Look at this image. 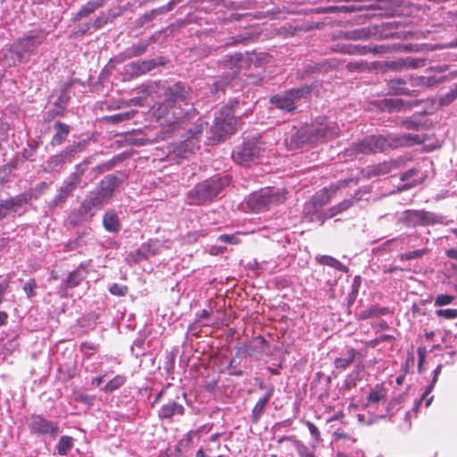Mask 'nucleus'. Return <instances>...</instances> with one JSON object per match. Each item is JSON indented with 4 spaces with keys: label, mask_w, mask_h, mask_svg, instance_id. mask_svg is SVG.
I'll return each instance as SVG.
<instances>
[{
    "label": "nucleus",
    "mask_w": 457,
    "mask_h": 457,
    "mask_svg": "<svg viewBox=\"0 0 457 457\" xmlns=\"http://www.w3.org/2000/svg\"><path fill=\"white\" fill-rule=\"evenodd\" d=\"M432 80H433V78L421 77V78H419L416 79H411V86H419V85L431 86Z\"/></svg>",
    "instance_id": "052dcab7"
},
{
    "label": "nucleus",
    "mask_w": 457,
    "mask_h": 457,
    "mask_svg": "<svg viewBox=\"0 0 457 457\" xmlns=\"http://www.w3.org/2000/svg\"><path fill=\"white\" fill-rule=\"evenodd\" d=\"M88 162L85 160L83 162L75 166L74 172L71 173L66 180L73 187H77L81 183V179L87 170Z\"/></svg>",
    "instance_id": "412c9836"
},
{
    "label": "nucleus",
    "mask_w": 457,
    "mask_h": 457,
    "mask_svg": "<svg viewBox=\"0 0 457 457\" xmlns=\"http://www.w3.org/2000/svg\"><path fill=\"white\" fill-rule=\"evenodd\" d=\"M274 392V387L270 386L263 397H262L254 405V407L252 410V419L254 422H257L261 416L262 415L266 405L268 404L269 401L270 400L272 394Z\"/></svg>",
    "instance_id": "f3484780"
},
{
    "label": "nucleus",
    "mask_w": 457,
    "mask_h": 457,
    "mask_svg": "<svg viewBox=\"0 0 457 457\" xmlns=\"http://www.w3.org/2000/svg\"><path fill=\"white\" fill-rule=\"evenodd\" d=\"M103 225L105 230L117 233L120 229V223L115 211H108L103 217Z\"/></svg>",
    "instance_id": "a211bd4d"
},
{
    "label": "nucleus",
    "mask_w": 457,
    "mask_h": 457,
    "mask_svg": "<svg viewBox=\"0 0 457 457\" xmlns=\"http://www.w3.org/2000/svg\"><path fill=\"white\" fill-rule=\"evenodd\" d=\"M428 253L427 249H418L404 253L398 254L397 258L400 261L412 260L421 258L425 253Z\"/></svg>",
    "instance_id": "a19ab883"
},
{
    "label": "nucleus",
    "mask_w": 457,
    "mask_h": 457,
    "mask_svg": "<svg viewBox=\"0 0 457 457\" xmlns=\"http://www.w3.org/2000/svg\"><path fill=\"white\" fill-rule=\"evenodd\" d=\"M46 37V33L42 30L29 31L24 37L19 38L14 44L13 48L20 62L32 54L37 46L41 45Z\"/></svg>",
    "instance_id": "1a4fd4ad"
},
{
    "label": "nucleus",
    "mask_w": 457,
    "mask_h": 457,
    "mask_svg": "<svg viewBox=\"0 0 457 457\" xmlns=\"http://www.w3.org/2000/svg\"><path fill=\"white\" fill-rule=\"evenodd\" d=\"M417 352H418V357H419L418 370L420 372L422 363L425 361V357H426V349L423 347H419Z\"/></svg>",
    "instance_id": "69168bd1"
},
{
    "label": "nucleus",
    "mask_w": 457,
    "mask_h": 457,
    "mask_svg": "<svg viewBox=\"0 0 457 457\" xmlns=\"http://www.w3.org/2000/svg\"><path fill=\"white\" fill-rule=\"evenodd\" d=\"M194 143L192 140L187 139L180 142L173 146L172 152L179 158H186L188 153L193 151Z\"/></svg>",
    "instance_id": "cd10ccee"
},
{
    "label": "nucleus",
    "mask_w": 457,
    "mask_h": 457,
    "mask_svg": "<svg viewBox=\"0 0 457 457\" xmlns=\"http://www.w3.org/2000/svg\"><path fill=\"white\" fill-rule=\"evenodd\" d=\"M86 270L84 268L79 267L77 270L71 271L64 283L67 287H75L79 286L81 281L86 278Z\"/></svg>",
    "instance_id": "393cba45"
},
{
    "label": "nucleus",
    "mask_w": 457,
    "mask_h": 457,
    "mask_svg": "<svg viewBox=\"0 0 457 457\" xmlns=\"http://www.w3.org/2000/svg\"><path fill=\"white\" fill-rule=\"evenodd\" d=\"M126 382L127 376L123 374L116 375L104 385V386L102 388V391L105 394H112L123 386Z\"/></svg>",
    "instance_id": "4be33fe9"
},
{
    "label": "nucleus",
    "mask_w": 457,
    "mask_h": 457,
    "mask_svg": "<svg viewBox=\"0 0 457 457\" xmlns=\"http://www.w3.org/2000/svg\"><path fill=\"white\" fill-rule=\"evenodd\" d=\"M36 287H37V284L34 279H29V281H27L25 283V285L23 287V290L29 298L35 295Z\"/></svg>",
    "instance_id": "4d7b16f0"
},
{
    "label": "nucleus",
    "mask_w": 457,
    "mask_h": 457,
    "mask_svg": "<svg viewBox=\"0 0 457 457\" xmlns=\"http://www.w3.org/2000/svg\"><path fill=\"white\" fill-rule=\"evenodd\" d=\"M118 185V180L115 176L109 175L103 179L96 188V193L99 194L104 200L107 202L112 198L113 191Z\"/></svg>",
    "instance_id": "2eb2a0df"
},
{
    "label": "nucleus",
    "mask_w": 457,
    "mask_h": 457,
    "mask_svg": "<svg viewBox=\"0 0 457 457\" xmlns=\"http://www.w3.org/2000/svg\"><path fill=\"white\" fill-rule=\"evenodd\" d=\"M199 439V431L190 430L185 435L183 440L187 441V445H188L194 444L195 440L198 441Z\"/></svg>",
    "instance_id": "bf43d9fd"
},
{
    "label": "nucleus",
    "mask_w": 457,
    "mask_h": 457,
    "mask_svg": "<svg viewBox=\"0 0 457 457\" xmlns=\"http://www.w3.org/2000/svg\"><path fill=\"white\" fill-rule=\"evenodd\" d=\"M352 204H353V201L352 200H350V199L344 200L343 202H341L337 205L329 208L326 212L324 219L333 218L337 214H338V213L342 212L343 211H345L348 208H350L352 206Z\"/></svg>",
    "instance_id": "473e14b6"
},
{
    "label": "nucleus",
    "mask_w": 457,
    "mask_h": 457,
    "mask_svg": "<svg viewBox=\"0 0 457 457\" xmlns=\"http://www.w3.org/2000/svg\"><path fill=\"white\" fill-rule=\"evenodd\" d=\"M142 251L145 252L146 258L155 255L161 252L162 245L158 240H149L141 245Z\"/></svg>",
    "instance_id": "2f4dec72"
},
{
    "label": "nucleus",
    "mask_w": 457,
    "mask_h": 457,
    "mask_svg": "<svg viewBox=\"0 0 457 457\" xmlns=\"http://www.w3.org/2000/svg\"><path fill=\"white\" fill-rule=\"evenodd\" d=\"M455 299L454 295L442 294L438 295L434 301V305L436 307L445 306L451 304Z\"/></svg>",
    "instance_id": "c03bdc74"
},
{
    "label": "nucleus",
    "mask_w": 457,
    "mask_h": 457,
    "mask_svg": "<svg viewBox=\"0 0 457 457\" xmlns=\"http://www.w3.org/2000/svg\"><path fill=\"white\" fill-rule=\"evenodd\" d=\"M220 242L230 244V245H237L239 243V239L237 236L236 235H228V234H222L219 236L218 238Z\"/></svg>",
    "instance_id": "13d9d810"
},
{
    "label": "nucleus",
    "mask_w": 457,
    "mask_h": 457,
    "mask_svg": "<svg viewBox=\"0 0 457 457\" xmlns=\"http://www.w3.org/2000/svg\"><path fill=\"white\" fill-rule=\"evenodd\" d=\"M365 46H359L353 45L342 46L341 51L350 54H363L365 53Z\"/></svg>",
    "instance_id": "603ef678"
},
{
    "label": "nucleus",
    "mask_w": 457,
    "mask_h": 457,
    "mask_svg": "<svg viewBox=\"0 0 457 457\" xmlns=\"http://www.w3.org/2000/svg\"><path fill=\"white\" fill-rule=\"evenodd\" d=\"M457 98V84L453 85L450 90L440 96L439 104L442 106L448 105Z\"/></svg>",
    "instance_id": "e433bc0d"
},
{
    "label": "nucleus",
    "mask_w": 457,
    "mask_h": 457,
    "mask_svg": "<svg viewBox=\"0 0 457 457\" xmlns=\"http://www.w3.org/2000/svg\"><path fill=\"white\" fill-rule=\"evenodd\" d=\"M157 62L154 59L132 62L127 65V72L131 76H140L152 71L157 66Z\"/></svg>",
    "instance_id": "4468645a"
},
{
    "label": "nucleus",
    "mask_w": 457,
    "mask_h": 457,
    "mask_svg": "<svg viewBox=\"0 0 457 457\" xmlns=\"http://www.w3.org/2000/svg\"><path fill=\"white\" fill-rule=\"evenodd\" d=\"M357 380H359L357 376L354 374H348L345 381V386L350 389L355 386Z\"/></svg>",
    "instance_id": "0e129e2a"
},
{
    "label": "nucleus",
    "mask_w": 457,
    "mask_h": 457,
    "mask_svg": "<svg viewBox=\"0 0 457 457\" xmlns=\"http://www.w3.org/2000/svg\"><path fill=\"white\" fill-rule=\"evenodd\" d=\"M264 152V145L258 138L245 141L232 154L234 162L243 166L254 163Z\"/></svg>",
    "instance_id": "6e6552de"
},
{
    "label": "nucleus",
    "mask_w": 457,
    "mask_h": 457,
    "mask_svg": "<svg viewBox=\"0 0 457 457\" xmlns=\"http://www.w3.org/2000/svg\"><path fill=\"white\" fill-rule=\"evenodd\" d=\"M238 121L239 118L235 116L232 106L221 108L212 127L214 138L220 141L227 135L233 134L238 128Z\"/></svg>",
    "instance_id": "0eeeda50"
},
{
    "label": "nucleus",
    "mask_w": 457,
    "mask_h": 457,
    "mask_svg": "<svg viewBox=\"0 0 457 457\" xmlns=\"http://www.w3.org/2000/svg\"><path fill=\"white\" fill-rule=\"evenodd\" d=\"M405 85L406 81L402 79H392L388 83L389 90L395 95H410L411 91Z\"/></svg>",
    "instance_id": "c85d7f7f"
},
{
    "label": "nucleus",
    "mask_w": 457,
    "mask_h": 457,
    "mask_svg": "<svg viewBox=\"0 0 457 457\" xmlns=\"http://www.w3.org/2000/svg\"><path fill=\"white\" fill-rule=\"evenodd\" d=\"M386 390L379 385H377L373 387L369 395H368V403L367 406H370L371 404L378 403L383 401L386 397Z\"/></svg>",
    "instance_id": "bb28decb"
},
{
    "label": "nucleus",
    "mask_w": 457,
    "mask_h": 457,
    "mask_svg": "<svg viewBox=\"0 0 457 457\" xmlns=\"http://www.w3.org/2000/svg\"><path fill=\"white\" fill-rule=\"evenodd\" d=\"M8 287H9V281L4 279L3 280L1 283H0V304L2 303L3 302V299H4V295H5V293L7 292L8 290Z\"/></svg>",
    "instance_id": "338daca9"
},
{
    "label": "nucleus",
    "mask_w": 457,
    "mask_h": 457,
    "mask_svg": "<svg viewBox=\"0 0 457 457\" xmlns=\"http://www.w3.org/2000/svg\"><path fill=\"white\" fill-rule=\"evenodd\" d=\"M441 370H442L441 364L437 365L436 368L433 370L432 380H431L430 384L428 386L426 391L421 395L420 400L419 402L415 403V406L421 404L422 402H425V407H428L431 404V402L433 400V395H430V393L432 392V390L437 381V378H438L439 374L441 373Z\"/></svg>",
    "instance_id": "dca6fc26"
},
{
    "label": "nucleus",
    "mask_w": 457,
    "mask_h": 457,
    "mask_svg": "<svg viewBox=\"0 0 457 457\" xmlns=\"http://www.w3.org/2000/svg\"><path fill=\"white\" fill-rule=\"evenodd\" d=\"M403 238L402 237H397L395 238H392L390 240L386 241L382 245L381 248L385 251H391L394 249L395 246H397L398 244L403 243Z\"/></svg>",
    "instance_id": "5fc2aeb1"
},
{
    "label": "nucleus",
    "mask_w": 457,
    "mask_h": 457,
    "mask_svg": "<svg viewBox=\"0 0 457 457\" xmlns=\"http://www.w3.org/2000/svg\"><path fill=\"white\" fill-rule=\"evenodd\" d=\"M151 41H152V38H150L149 40H140L137 44H135V45L128 47L122 53L118 54L115 57V60L118 62H122L126 61L127 59L137 57V56L144 54L146 52L147 47H148L149 44L151 43Z\"/></svg>",
    "instance_id": "ddd939ff"
},
{
    "label": "nucleus",
    "mask_w": 457,
    "mask_h": 457,
    "mask_svg": "<svg viewBox=\"0 0 457 457\" xmlns=\"http://www.w3.org/2000/svg\"><path fill=\"white\" fill-rule=\"evenodd\" d=\"M165 96L163 102L153 106L152 113L160 126L166 132H170L191 120L195 110L191 104L190 88L181 82L169 87Z\"/></svg>",
    "instance_id": "f257e3e1"
},
{
    "label": "nucleus",
    "mask_w": 457,
    "mask_h": 457,
    "mask_svg": "<svg viewBox=\"0 0 457 457\" xmlns=\"http://www.w3.org/2000/svg\"><path fill=\"white\" fill-rule=\"evenodd\" d=\"M185 413V407L179 403V395L177 394L175 399L169 400L163 403L158 410V418L162 420H172L175 416H183Z\"/></svg>",
    "instance_id": "f8f14e48"
},
{
    "label": "nucleus",
    "mask_w": 457,
    "mask_h": 457,
    "mask_svg": "<svg viewBox=\"0 0 457 457\" xmlns=\"http://www.w3.org/2000/svg\"><path fill=\"white\" fill-rule=\"evenodd\" d=\"M397 166L396 164V162L395 161H391V162H382V163H379L377 167H376V173L378 175H385V174H387L389 173L394 168H395Z\"/></svg>",
    "instance_id": "37998d69"
},
{
    "label": "nucleus",
    "mask_w": 457,
    "mask_h": 457,
    "mask_svg": "<svg viewBox=\"0 0 457 457\" xmlns=\"http://www.w3.org/2000/svg\"><path fill=\"white\" fill-rule=\"evenodd\" d=\"M106 0H91L88 1L81 9L78 12L76 19L80 20L90 13L94 12L96 9L101 7Z\"/></svg>",
    "instance_id": "a878e982"
},
{
    "label": "nucleus",
    "mask_w": 457,
    "mask_h": 457,
    "mask_svg": "<svg viewBox=\"0 0 457 457\" xmlns=\"http://www.w3.org/2000/svg\"><path fill=\"white\" fill-rule=\"evenodd\" d=\"M30 431L38 436H55L60 433L56 422L45 419L42 415L32 414L29 424Z\"/></svg>",
    "instance_id": "9b49d317"
},
{
    "label": "nucleus",
    "mask_w": 457,
    "mask_h": 457,
    "mask_svg": "<svg viewBox=\"0 0 457 457\" xmlns=\"http://www.w3.org/2000/svg\"><path fill=\"white\" fill-rule=\"evenodd\" d=\"M425 140L424 135L412 133L370 136L358 143L353 144L352 147L347 149L346 152L350 156L358 154H370L383 152L388 148L413 146L424 143Z\"/></svg>",
    "instance_id": "f03ea898"
},
{
    "label": "nucleus",
    "mask_w": 457,
    "mask_h": 457,
    "mask_svg": "<svg viewBox=\"0 0 457 457\" xmlns=\"http://www.w3.org/2000/svg\"><path fill=\"white\" fill-rule=\"evenodd\" d=\"M295 445L300 457H315L314 451L302 442L296 441Z\"/></svg>",
    "instance_id": "a18cd8bd"
},
{
    "label": "nucleus",
    "mask_w": 457,
    "mask_h": 457,
    "mask_svg": "<svg viewBox=\"0 0 457 457\" xmlns=\"http://www.w3.org/2000/svg\"><path fill=\"white\" fill-rule=\"evenodd\" d=\"M29 202L27 195H20L10 199L2 201L4 206L6 208L7 214L10 211L13 210L16 206H21Z\"/></svg>",
    "instance_id": "c756f323"
},
{
    "label": "nucleus",
    "mask_w": 457,
    "mask_h": 457,
    "mask_svg": "<svg viewBox=\"0 0 457 457\" xmlns=\"http://www.w3.org/2000/svg\"><path fill=\"white\" fill-rule=\"evenodd\" d=\"M72 447L73 438L69 436H62L56 445L57 453L62 456L67 455Z\"/></svg>",
    "instance_id": "7c9ffc66"
},
{
    "label": "nucleus",
    "mask_w": 457,
    "mask_h": 457,
    "mask_svg": "<svg viewBox=\"0 0 457 457\" xmlns=\"http://www.w3.org/2000/svg\"><path fill=\"white\" fill-rule=\"evenodd\" d=\"M337 135V129L328 119L322 118L320 121L313 124L311 128L304 130H297L292 136L289 142L286 139L289 148L295 149L301 147L306 143H315L320 139H328Z\"/></svg>",
    "instance_id": "7ed1b4c3"
},
{
    "label": "nucleus",
    "mask_w": 457,
    "mask_h": 457,
    "mask_svg": "<svg viewBox=\"0 0 457 457\" xmlns=\"http://www.w3.org/2000/svg\"><path fill=\"white\" fill-rule=\"evenodd\" d=\"M106 203V200H104L99 194L95 192L83 202L82 207L87 212H90L92 209H101Z\"/></svg>",
    "instance_id": "b1692460"
},
{
    "label": "nucleus",
    "mask_w": 457,
    "mask_h": 457,
    "mask_svg": "<svg viewBox=\"0 0 457 457\" xmlns=\"http://www.w3.org/2000/svg\"><path fill=\"white\" fill-rule=\"evenodd\" d=\"M212 314V311H209V310H202L200 312H198L196 314V319L194 322V324L191 326V328L193 326H195V324L199 323L202 320H204V319H208Z\"/></svg>",
    "instance_id": "680f3d73"
},
{
    "label": "nucleus",
    "mask_w": 457,
    "mask_h": 457,
    "mask_svg": "<svg viewBox=\"0 0 457 457\" xmlns=\"http://www.w3.org/2000/svg\"><path fill=\"white\" fill-rule=\"evenodd\" d=\"M71 191H70L64 185H62L58 190V194L51 202V206H56L61 203H63L69 195H71Z\"/></svg>",
    "instance_id": "4c0bfd02"
},
{
    "label": "nucleus",
    "mask_w": 457,
    "mask_h": 457,
    "mask_svg": "<svg viewBox=\"0 0 457 457\" xmlns=\"http://www.w3.org/2000/svg\"><path fill=\"white\" fill-rule=\"evenodd\" d=\"M207 127V123L204 122L202 120H199L194 126V129H188V139L194 140L197 139L199 136L203 133L204 128Z\"/></svg>",
    "instance_id": "ea45409f"
},
{
    "label": "nucleus",
    "mask_w": 457,
    "mask_h": 457,
    "mask_svg": "<svg viewBox=\"0 0 457 457\" xmlns=\"http://www.w3.org/2000/svg\"><path fill=\"white\" fill-rule=\"evenodd\" d=\"M136 113H137L136 111H129V112L114 114V115L111 116L110 119L113 122H120V121L127 120L133 118Z\"/></svg>",
    "instance_id": "8fccbe9b"
},
{
    "label": "nucleus",
    "mask_w": 457,
    "mask_h": 457,
    "mask_svg": "<svg viewBox=\"0 0 457 457\" xmlns=\"http://www.w3.org/2000/svg\"><path fill=\"white\" fill-rule=\"evenodd\" d=\"M67 105V99L64 102V104H60L55 103L54 107L49 111L48 116L49 117H54V116H63L65 109Z\"/></svg>",
    "instance_id": "864d4df0"
},
{
    "label": "nucleus",
    "mask_w": 457,
    "mask_h": 457,
    "mask_svg": "<svg viewBox=\"0 0 457 457\" xmlns=\"http://www.w3.org/2000/svg\"><path fill=\"white\" fill-rule=\"evenodd\" d=\"M382 105L381 108L384 110H387L389 112H393V111H399L401 110L402 106H403V101L401 99H392V98H389V99H384L382 101Z\"/></svg>",
    "instance_id": "58836bf2"
},
{
    "label": "nucleus",
    "mask_w": 457,
    "mask_h": 457,
    "mask_svg": "<svg viewBox=\"0 0 457 457\" xmlns=\"http://www.w3.org/2000/svg\"><path fill=\"white\" fill-rule=\"evenodd\" d=\"M330 201V195L329 193L324 189L319 193H317L312 200L313 207L317 210L319 208L323 207L324 205L328 204Z\"/></svg>",
    "instance_id": "f704fd0d"
},
{
    "label": "nucleus",
    "mask_w": 457,
    "mask_h": 457,
    "mask_svg": "<svg viewBox=\"0 0 457 457\" xmlns=\"http://www.w3.org/2000/svg\"><path fill=\"white\" fill-rule=\"evenodd\" d=\"M230 183L228 176L212 177L198 183L188 191L187 199L190 204H204L212 202Z\"/></svg>",
    "instance_id": "20e7f679"
},
{
    "label": "nucleus",
    "mask_w": 457,
    "mask_h": 457,
    "mask_svg": "<svg viewBox=\"0 0 457 457\" xmlns=\"http://www.w3.org/2000/svg\"><path fill=\"white\" fill-rule=\"evenodd\" d=\"M316 260L319 263L332 267L339 271L344 273H347L349 269L345 265H344L341 262L337 260L336 258L329 255H319L316 257Z\"/></svg>",
    "instance_id": "5701e85b"
},
{
    "label": "nucleus",
    "mask_w": 457,
    "mask_h": 457,
    "mask_svg": "<svg viewBox=\"0 0 457 457\" xmlns=\"http://www.w3.org/2000/svg\"><path fill=\"white\" fill-rule=\"evenodd\" d=\"M358 354L359 353L355 349H348L343 356L336 358L334 361L335 368L339 370H346L354 361Z\"/></svg>",
    "instance_id": "6ab92c4d"
},
{
    "label": "nucleus",
    "mask_w": 457,
    "mask_h": 457,
    "mask_svg": "<svg viewBox=\"0 0 457 457\" xmlns=\"http://www.w3.org/2000/svg\"><path fill=\"white\" fill-rule=\"evenodd\" d=\"M310 92L311 87L308 86L292 88L281 95L272 96L270 98V103L280 110L293 112L296 108L295 101L306 97Z\"/></svg>",
    "instance_id": "9d476101"
},
{
    "label": "nucleus",
    "mask_w": 457,
    "mask_h": 457,
    "mask_svg": "<svg viewBox=\"0 0 457 457\" xmlns=\"http://www.w3.org/2000/svg\"><path fill=\"white\" fill-rule=\"evenodd\" d=\"M84 147L85 141L74 142L73 144L67 146L64 150H62V153L68 159V162H71L78 153L82 152Z\"/></svg>",
    "instance_id": "72a5a7b5"
},
{
    "label": "nucleus",
    "mask_w": 457,
    "mask_h": 457,
    "mask_svg": "<svg viewBox=\"0 0 457 457\" xmlns=\"http://www.w3.org/2000/svg\"><path fill=\"white\" fill-rule=\"evenodd\" d=\"M109 292L116 296H124L128 293V287L118 283H113L109 287Z\"/></svg>",
    "instance_id": "de8ad7c7"
},
{
    "label": "nucleus",
    "mask_w": 457,
    "mask_h": 457,
    "mask_svg": "<svg viewBox=\"0 0 457 457\" xmlns=\"http://www.w3.org/2000/svg\"><path fill=\"white\" fill-rule=\"evenodd\" d=\"M54 127L56 130V133L53 136L51 144L53 145H60L65 141L67 136L69 135L70 127L69 125L61 121H57Z\"/></svg>",
    "instance_id": "aec40b11"
},
{
    "label": "nucleus",
    "mask_w": 457,
    "mask_h": 457,
    "mask_svg": "<svg viewBox=\"0 0 457 457\" xmlns=\"http://www.w3.org/2000/svg\"><path fill=\"white\" fill-rule=\"evenodd\" d=\"M436 315L446 320L457 319V309H439L436 311Z\"/></svg>",
    "instance_id": "09e8293b"
},
{
    "label": "nucleus",
    "mask_w": 457,
    "mask_h": 457,
    "mask_svg": "<svg viewBox=\"0 0 457 457\" xmlns=\"http://www.w3.org/2000/svg\"><path fill=\"white\" fill-rule=\"evenodd\" d=\"M285 199V189L266 187L253 193L248 198L247 204L253 212H258L282 203Z\"/></svg>",
    "instance_id": "39448f33"
},
{
    "label": "nucleus",
    "mask_w": 457,
    "mask_h": 457,
    "mask_svg": "<svg viewBox=\"0 0 457 457\" xmlns=\"http://www.w3.org/2000/svg\"><path fill=\"white\" fill-rule=\"evenodd\" d=\"M66 162H68V159L61 151L59 154H54L49 158L47 161V167L51 170H56L58 167H62Z\"/></svg>",
    "instance_id": "c9c22d12"
},
{
    "label": "nucleus",
    "mask_w": 457,
    "mask_h": 457,
    "mask_svg": "<svg viewBox=\"0 0 457 457\" xmlns=\"http://www.w3.org/2000/svg\"><path fill=\"white\" fill-rule=\"evenodd\" d=\"M144 259H146V257L145 255V252L142 251L141 246L136 251L131 252L127 257V261L129 263H137Z\"/></svg>",
    "instance_id": "49530a36"
},
{
    "label": "nucleus",
    "mask_w": 457,
    "mask_h": 457,
    "mask_svg": "<svg viewBox=\"0 0 457 457\" xmlns=\"http://www.w3.org/2000/svg\"><path fill=\"white\" fill-rule=\"evenodd\" d=\"M242 61L241 54H227L223 58V64L225 67L233 68L237 67L238 62Z\"/></svg>",
    "instance_id": "79ce46f5"
},
{
    "label": "nucleus",
    "mask_w": 457,
    "mask_h": 457,
    "mask_svg": "<svg viewBox=\"0 0 457 457\" xmlns=\"http://www.w3.org/2000/svg\"><path fill=\"white\" fill-rule=\"evenodd\" d=\"M417 172H418V170L416 169H414V168L410 169L401 175V180L408 181L411 178H412L414 175H416Z\"/></svg>",
    "instance_id": "774afa93"
},
{
    "label": "nucleus",
    "mask_w": 457,
    "mask_h": 457,
    "mask_svg": "<svg viewBox=\"0 0 457 457\" xmlns=\"http://www.w3.org/2000/svg\"><path fill=\"white\" fill-rule=\"evenodd\" d=\"M304 425L308 428V430L310 434L312 435V437L313 438L314 442L318 443L321 440L320 438V433L319 428L311 421L305 420Z\"/></svg>",
    "instance_id": "3c124183"
},
{
    "label": "nucleus",
    "mask_w": 457,
    "mask_h": 457,
    "mask_svg": "<svg viewBox=\"0 0 457 457\" xmlns=\"http://www.w3.org/2000/svg\"><path fill=\"white\" fill-rule=\"evenodd\" d=\"M367 37V33L364 29L354 30L347 33V38L361 39Z\"/></svg>",
    "instance_id": "e2e57ef3"
},
{
    "label": "nucleus",
    "mask_w": 457,
    "mask_h": 457,
    "mask_svg": "<svg viewBox=\"0 0 457 457\" xmlns=\"http://www.w3.org/2000/svg\"><path fill=\"white\" fill-rule=\"evenodd\" d=\"M176 4L175 3H172V0L165 6L160 7L158 9H154L151 12V13L148 15V20H151L154 16L164 13L166 12H169L172 9L173 5Z\"/></svg>",
    "instance_id": "6e6d98bb"
},
{
    "label": "nucleus",
    "mask_w": 457,
    "mask_h": 457,
    "mask_svg": "<svg viewBox=\"0 0 457 457\" xmlns=\"http://www.w3.org/2000/svg\"><path fill=\"white\" fill-rule=\"evenodd\" d=\"M400 220L408 227L429 226L435 224L448 225L452 220L446 217L425 210H406Z\"/></svg>",
    "instance_id": "423d86ee"
}]
</instances>
